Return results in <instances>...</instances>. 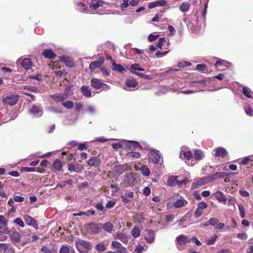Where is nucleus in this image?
Wrapping results in <instances>:
<instances>
[{
	"instance_id": "1",
	"label": "nucleus",
	"mask_w": 253,
	"mask_h": 253,
	"mask_svg": "<svg viewBox=\"0 0 253 253\" xmlns=\"http://www.w3.org/2000/svg\"><path fill=\"white\" fill-rule=\"evenodd\" d=\"M85 229L86 232L90 234H97L99 233L100 230L98 224L95 222H92L87 224L85 226Z\"/></svg>"
},
{
	"instance_id": "2",
	"label": "nucleus",
	"mask_w": 253,
	"mask_h": 253,
	"mask_svg": "<svg viewBox=\"0 0 253 253\" xmlns=\"http://www.w3.org/2000/svg\"><path fill=\"white\" fill-rule=\"evenodd\" d=\"M105 59L104 57L100 56L98 60L92 62L90 63L89 68L91 72H93L96 68H101V66L104 62Z\"/></svg>"
},
{
	"instance_id": "3",
	"label": "nucleus",
	"mask_w": 253,
	"mask_h": 253,
	"mask_svg": "<svg viewBox=\"0 0 253 253\" xmlns=\"http://www.w3.org/2000/svg\"><path fill=\"white\" fill-rule=\"evenodd\" d=\"M19 97V96L17 94L6 96L3 99V102L10 106H14L17 103Z\"/></svg>"
},
{
	"instance_id": "4",
	"label": "nucleus",
	"mask_w": 253,
	"mask_h": 253,
	"mask_svg": "<svg viewBox=\"0 0 253 253\" xmlns=\"http://www.w3.org/2000/svg\"><path fill=\"white\" fill-rule=\"evenodd\" d=\"M90 83L91 86L95 89H104L105 87H108V85L106 84L101 82L99 79L96 78H92L90 81Z\"/></svg>"
},
{
	"instance_id": "5",
	"label": "nucleus",
	"mask_w": 253,
	"mask_h": 253,
	"mask_svg": "<svg viewBox=\"0 0 253 253\" xmlns=\"http://www.w3.org/2000/svg\"><path fill=\"white\" fill-rule=\"evenodd\" d=\"M148 158L149 161L153 164H158L160 161L161 156L158 150H152L150 152Z\"/></svg>"
},
{
	"instance_id": "6",
	"label": "nucleus",
	"mask_w": 253,
	"mask_h": 253,
	"mask_svg": "<svg viewBox=\"0 0 253 253\" xmlns=\"http://www.w3.org/2000/svg\"><path fill=\"white\" fill-rule=\"evenodd\" d=\"M68 170L71 172L80 173L84 169V167L80 164L69 163L68 164Z\"/></svg>"
},
{
	"instance_id": "7",
	"label": "nucleus",
	"mask_w": 253,
	"mask_h": 253,
	"mask_svg": "<svg viewBox=\"0 0 253 253\" xmlns=\"http://www.w3.org/2000/svg\"><path fill=\"white\" fill-rule=\"evenodd\" d=\"M127 170L128 165L127 164L115 165L113 167V170L114 172L120 175L127 171Z\"/></svg>"
},
{
	"instance_id": "8",
	"label": "nucleus",
	"mask_w": 253,
	"mask_h": 253,
	"mask_svg": "<svg viewBox=\"0 0 253 253\" xmlns=\"http://www.w3.org/2000/svg\"><path fill=\"white\" fill-rule=\"evenodd\" d=\"M145 239L148 243L151 244L154 242L155 239V233L152 230H146Z\"/></svg>"
},
{
	"instance_id": "9",
	"label": "nucleus",
	"mask_w": 253,
	"mask_h": 253,
	"mask_svg": "<svg viewBox=\"0 0 253 253\" xmlns=\"http://www.w3.org/2000/svg\"><path fill=\"white\" fill-rule=\"evenodd\" d=\"M60 60L64 63L65 64L70 68H72L75 66V63L72 58L69 56H62L60 57Z\"/></svg>"
},
{
	"instance_id": "10",
	"label": "nucleus",
	"mask_w": 253,
	"mask_h": 253,
	"mask_svg": "<svg viewBox=\"0 0 253 253\" xmlns=\"http://www.w3.org/2000/svg\"><path fill=\"white\" fill-rule=\"evenodd\" d=\"M23 218L27 225L38 228V224L36 220L34 218L28 215H24Z\"/></svg>"
},
{
	"instance_id": "11",
	"label": "nucleus",
	"mask_w": 253,
	"mask_h": 253,
	"mask_svg": "<svg viewBox=\"0 0 253 253\" xmlns=\"http://www.w3.org/2000/svg\"><path fill=\"white\" fill-rule=\"evenodd\" d=\"M42 55L46 59L53 60L56 57V54L52 51L51 49H44L42 53Z\"/></svg>"
},
{
	"instance_id": "12",
	"label": "nucleus",
	"mask_w": 253,
	"mask_h": 253,
	"mask_svg": "<svg viewBox=\"0 0 253 253\" xmlns=\"http://www.w3.org/2000/svg\"><path fill=\"white\" fill-rule=\"evenodd\" d=\"M76 246L77 247H83L86 250H90L92 244L89 241L80 239L77 241Z\"/></svg>"
},
{
	"instance_id": "13",
	"label": "nucleus",
	"mask_w": 253,
	"mask_h": 253,
	"mask_svg": "<svg viewBox=\"0 0 253 253\" xmlns=\"http://www.w3.org/2000/svg\"><path fill=\"white\" fill-rule=\"evenodd\" d=\"M101 163L100 159L96 156L92 157L87 162L88 166L91 167H97Z\"/></svg>"
},
{
	"instance_id": "14",
	"label": "nucleus",
	"mask_w": 253,
	"mask_h": 253,
	"mask_svg": "<svg viewBox=\"0 0 253 253\" xmlns=\"http://www.w3.org/2000/svg\"><path fill=\"white\" fill-rule=\"evenodd\" d=\"M176 240L177 244L180 246L185 245L190 241L186 236L182 234L177 237Z\"/></svg>"
},
{
	"instance_id": "15",
	"label": "nucleus",
	"mask_w": 253,
	"mask_h": 253,
	"mask_svg": "<svg viewBox=\"0 0 253 253\" xmlns=\"http://www.w3.org/2000/svg\"><path fill=\"white\" fill-rule=\"evenodd\" d=\"M114 238L120 240L125 244H127L128 241V238L127 235L125 233L122 232L117 233L115 235Z\"/></svg>"
},
{
	"instance_id": "16",
	"label": "nucleus",
	"mask_w": 253,
	"mask_h": 253,
	"mask_svg": "<svg viewBox=\"0 0 253 253\" xmlns=\"http://www.w3.org/2000/svg\"><path fill=\"white\" fill-rule=\"evenodd\" d=\"M113 248L118 249L117 253H126V248L122 247V244L118 241H113L111 244Z\"/></svg>"
},
{
	"instance_id": "17",
	"label": "nucleus",
	"mask_w": 253,
	"mask_h": 253,
	"mask_svg": "<svg viewBox=\"0 0 253 253\" xmlns=\"http://www.w3.org/2000/svg\"><path fill=\"white\" fill-rule=\"evenodd\" d=\"M214 156L218 157L224 158L227 155V151L222 147H218L214 149Z\"/></svg>"
},
{
	"instance_id": "18",
	"label": "nucleus",
	"mask_w": 253,
	"mask_h": 253,
	"mask_svg": "<svg viewBox=\"0 0 253 253\" xmlns=\"http://www.w3.org/2000/svg\"><path fill=\"white\" fill-rule=\"evenodd\" d=\"M29 112L34 115H39L40 113L42 114V109L40 106L33 105L31 108L29 109Z\"/></svg>"
},
{
	"instance_id": "19",
	"label": "nucleus",
	"mask_w": 253,
	"mask_h": 253,
	"mask_svg": "<svg viewBox=\"0 0 253 253\" xmlns=\"http://www.w3.org/2000/svg\"><path fill=\"white\" fill-rule=\"evenodd\" d=\"M20 65L24 69L28 70L31 68L33 63L30 58H24L20 63Z\"/></svg>"
},
{
	"instance_id": "20",
	"label": "nucleus",
	"mask_w": 253,
	"mask_h": 253,
	"mask_svg": "<svg viewBox=\"0 0 253 253\" xmlns=\"http://www.w3.org/2000/svg\"><path fill=\"white\" fill-rule=\"evenodd\" d=\"M166 4L167 1L165 0H158L150 2L148 5V7L150 9H152L158 6H165Z\"/></svg>"
},
{
	"instance_id": "21",
	"label": "nucleus",
	"mask_w": 253,
	"mask_h": 253,
	"mask_svg": "<svg viewBox=\"0 0 253 253\" xmlns=\"http://www.w3.org/2000/svg\"><path fill=\"white\" fill-rule=\"evenodd\" d=\"M135 180V178L131 173H129L125 176L124 183L126 186H130Z\"/></svg>"
},
{
	"instance_id": "22",
	"label": "nucleus",
	"mask_w": 253,
	"mask_h": 253,
	"mask_svg": "<svg viewBox=\"0 0 253 253\" xmlns=\"http://www.w3.org/2000/svg\"><path fill=\"white\" fill-rule=\"evenodd\" d=\"M227 178V172H216L210 175V180H213L217 178Z\"/></svg>"
},
{
	"instance_id": "23",
	"label": "nucleus",
	"mask_w": 253,
	"mask_h": 253,
	"mask_svg": "<svg viewBox=\"0 0 253 253\" xmlns=\"http://www.w3.org/2000/svg\"><path fill=\"white\" fill-rule=\"evenodd\" d=\"M50 98L53 99L55 101L59 102H62L66 99L67 96L65 94H54L50 95Z\"/></svg>"
},
{
	"instance_id": "24",
	"label": "nucleus",
	"mask_w": 253,
	"mask_h": 253,
	"mask_svg": "<svg viewBox=\"0 0 253 253\" xmlns=\"http://www.w3.org/2000/svg\"><path fill=\"white\" fill-rule=\"evenodd\" d=\"M187 202L183 198L177 199L173 203V206L175 208H179L183 207L187 204Z\"/></svg>"
},
{
	"instance_id": "25",
	"label": "nucleus",
	"mask_w": 253,
	"mask_h": 253,
	"mask_svg": "<svg viewBox=\"0 0 253 253\" xmlns=\"http://www.w3.org/2000/svg\"><path fill=\"white\" fill-rule=\"evenodd\" d=\"M125 84L128 88H134L138 85V83L133 78H129L126 81Z\"/></svg>"
},
{
	"instance_id": "26",
	"label": "nucleus",
	"mask_w": 253,
	"mask_h": 253,
	"mask_svg": "<svg viewBox=\"0 0 253 253\" xmlns=\"http://www.w3.org/2000/svg\"><path fill=\"white\" fill-rule=\"evenodd\" d=\"M112 69L122 73L126 71L121 64H117L115 61H113Z\"/></svg>"
},
{
	"instance_id": "27",
	"label": "nucleus",
	"mask_w": 253,
	"mask_h": 253,
	"mask_svg": "<svg viewBox=\"0 0 253 253\" xmlns=\"http://www.w3.org/2000/svg\"><path fill=\"white\" fill-rule=\"evenodd\" d=\"M81 90L84 96L86 97H90L91 96V90L88 86L84 85H83L81 88Z\"/></svg>"
},
{
	"instance_id": "28",
	"label": "nucleus",
	"mask_w": 253,
	"mask_h": 253,
	"mask_svg": "<svg viewBox=\"0 0 253 253\" xmlns=\"http://www.w3.org/2000/svg\"><path fill=\"white\" fill-rule=\"evenodd\" d=\"M52 166L55 170L59 171L63 167V163L60 160L56 159L53 162Z\"/></svg>"
},
{
	"instance_id": "29",
	"label": "nucleus",
	"mask_w": 253,
	"mask_h": 253,
	"mask_svg": "<svg viewBox=\"0 0 253 253\" xmlns=\"http://www.w3.org/2000/svg\"><path fill=\"white\" fill-rule=\"evenodd\" d=\"M129 71L133 74V72H137L136 71H144L145 70L144 68L140 67L139 64H134L130 65L129 68Z\"/></svg>"
},
{
	"instance_id": "30",
	"label": "nucleus",
	"mask_w": 253,
	"mask_h": 253,
	"mask_svg": "<svg viewBox=\"0 0 253 253\" xmlns=\"http://www.w3.org/2000/svg\"><path fill=\"white\" fill-rule=\"evenodd\" d=\"M194 156L197 160H200L205 157L204 153L200 150L196 149L194 151Z\"/></svg>"
},
{
	"instance_id": "31",
	"label": "nucleus",
	"mask_w": 253,
	"mask_h": 253,
	"mask_svg": "<svg viewBox=\"0 0 253 253\" xmlns=\"http://www.w3.org/2000/svg\"><path fill=\"white\" fill-rule=\"evenodd\" d=\"M178 178L177 176H170L169 177L167 183L168 185L170 186H174L175 185H177V178Z\"/></svg>"
},
{
	"instance_id": "32",
	"label": "nucleus",
	"mask_w": 253,
	"mask_h": 253,
	"mask_svg": "<svg viewBox=\"0 0 253 253\" xmlns=\"http://www.w3.org/2000/svg\"><path fill=\"white\" fill-rule=\"evenodd\" d=\"M215 197L219 202H226L227 199L225 195L221 192H217L215 193Z\"/></svg>"
},
{
	"instance_id": "33",
	"label": "nucleus",
	"mask_w": 253,
	"mask_h": 253,
	"mask_svg": "<svg viewBox=\"0 0 253 253\" xmlns=\"http://www.w3.org/2000/svg\"><path fill=\"white\" fill-rule=\"evenodd\" d=\"M104 3L102 0H97L95 3H91L89 5V7L93 10H96L100 6H102Z\"/></svg>"
},
{
	"instance_id": "34",
	"label": "nucleus",
	"mask_w": 253,
	"mask_h": 253,
	"mask_svg": "<svg viewBox=\"0 0 253 253\" xmlns=\"http://www.w3.org/2000/svg\"><path fill=\"white\" fill-rule=\"evenodd\" d=\"M106 249L107 245L102 242L98 243L95 247V249L100 253L105 251Z\"/></svg>"
},
{
	"instance_id": "35",
	"label": "nucleus",
	"mask_w": 253,
	"mask_h": 253,
	"mask_svg": "<svg viewBox=\"0 0 253 253\" xmlns=\"http://www.w3.org/2000/svg\"><path fill=\"white\" fill-rule=\"evenodd\" d=\"M113 228V224L110 222H107L103 224L102 226V228L106 231L108 232H111Z\"/></svg>"
},
{
	"instance_id": "36",
	"label": "nucleus",
	"mask_w": 253,
	"mask_h": 253,
	"mask_svg": "<svg viewBox=\"0 0 253 253\" xmlns=\"http://www.w3.org/2000/svg\"><path fill=\"white\" fill-rule=\"evenodd\" d=\"M140 171L144 176H148L150 174V171L146 165H143L141 167Z\"/></svg>"
},
{
	"instance_id": "37",
	"label": "nucleus",
	"mask_w": 253,
	"mask_h": 253,
	"mask_svg": "<svg viewBox=\"0 0 253 253\" xmlns=\"http://www.w3.org/2000/svg\"><path fill=\"white\" fill-rule=\"evenodd\" d=\"M9 232L6 223H0V233L8 234Z\"/></svg>"
},
{
	"instance_id": "38",
	"label": "nucleus",
	"mask_w": 253,
	"mask_h": 253,
	"mask_svg": "<svg viewBox=\"0 0 253 253\" xmlns=\"http://www.w3.org/2000/svg\"><path fill=\"white\" fill-rule=\"evenodd\" d=\"M190 4L188 2H184L179 6V9L182 12H187L189 9Z\"/></svg>"
},
{
	"instance_id": "39",
	"label": "nucleus",
	"mask_w": 253,
	"mask_h": 253,
	"mask_svg": "<svg viewBox=\"0 0 253 253\" xmlns=\"http://www.w3.org/2000/svg\"><path fill=\"white\" fill-rule=\"evenodd\" d=\"M131 234L134 238H137L140 235V231L138 227H134L131 231Z\"/></svg>"
},
{
	"instance_id": "40",
	"label": "nucleus",
	"mask_w": 253,
	"mask_h": 253,
	"mask_svg": "<svg viewBox=\"0 0 253 253\" xmlns=\"http://www.w3.org/2000/svg\"><path fill=\"white\" fill-rule=\"evenodd\" d=\"M243 94L248 98H252V92L251 90L247 87H244L243 88Z\"/></svg>"
},
{
	"instance_id": "41",
	"label": "nucleus",
	"mask_w": 253,
	"mask_h": 253,
	"mask_svg": "<svg viewBox=\"0 0 253 253\" xmlns=\"http://www.w3.org/2000/svg\"><path fill=\"white\" fill-rule=\"evenodd\" d=\"M199 182L200 183L201 185H204L205 184L208 183V182L212 181V180H210V176L208 177H204L199 179Z\"/></svg>"
},
{
	"instance_id": "42",
	"label": "nucleus",
	"mask_w": 253,
	"mask_h": 253,
	"mask_svg": "<svg viewBox=\"0 0 253 253\" xmlns=\"http://www.w3.org/2000/svg\"><path fill=\"white\" fill-rule=\"evenodd\" d=\"M196 70L202 72H205L207 69V66L205 64H198L196 66Z\"/></svg>"
},
{
	"instance_id": "43",
	"label": "nucleus",
	"mask_w": 253,
	"mask_h": 253,
	"mask_svg": "<svg viewBox=\"0 0 253 253\" xmlns=\"http://www.w3.org/2000/svg\"><path fill=\"white\" fill-rule=\"evenodd\" d=\"M116 204V201L115 200H110L108 201L106 204V208L107 209H110L113 208Z\"/></svg>"
},
{
	"instance_id": "44",
	"label": "nucleus",
	"mask_w": 253,
	"mask_h": 253,
	"mask_svg": "<svg viewBox=\"0 0 253 253\" xmlns=\"http://www.w3.org/2000/svg\"><path fill=\"white\" fill-rule=\"evenodd\" d=\"M127 155L129 157L135 159H138L140 157V154L137 152H130L128 153Z\"/></svg>"
},
{
	"instance_id": "45",
	"label": "nucleus",
	"mask_w": 253,
	"mask_h": 253,
	"mask_svg": "<svg viewBox=\"0 0 253 253\" xmlns=\"http://www.w3.org/2000/svg\"><path fill=\"white\" fill-rule=\"evenodd\" d=\"M133 74H135L143 79H145L148 80H150L152 79V77L148 75H145L139 72H133Z\"/></svg>"
},
{
	"instance_id": "46",
	"label": "nucleus",
	"mask_w": 253,
	"mask_h": 253,
	"mask_svg": "<svg viewBox=\"0 0 253 253\" xmlns=\"http://www.w3.org/2000/svg\"><path fill=\"white\" fill-rule=\"evenodd\" d=\"M62 105L67 109H71L74 106V103L71 101H68L66 102H63Z\"/></svg>"
},
{
	"instance_id": "47",
	"label": "nucleus",
	"mask_w": 253,
	"mask_h": 253,
	"mask_svg": "<svg viewBox=\"0 0 253 253\" xmlns=\"http://www.w3.org/2000/svg\"><path fill=\"white\" fill-rule=\"evenodd\" d=\"M219 222V220L216 217L211 218L209 220V224L211 226H215Z\"/></svg>"
},
{
	"instance_id": "48",
	"label": "nucleus",
	"mask_w": 253,
	"mask_h": 253,
	"mask_svg": "<svg viewBox=\"0 0 253 253\" xmlns=\"http://www.w3.org/2000/svg\"><path fill=\"white\" fill-rule=\"evenodd\" d=\"M14 223L19 225L21 227H24L25 226L24 223L21 218H16L14 220Z\"/></svg>"
},
{
	"instance_id": "49",
	"label": "nucleus",
	"mask_w": 253,
	"mask_h": 253,
	"mask_svg": "<svg viewBox=\"0 0 253 253\" xmlns=\"http://www.w3.org/2000/svg\"><path fill=\"white\" fill-rule=\"evenodd\" d=\"M35 168H29V167H22L20 169L21 172H30L35 171Z\"/></svg>"
},
{
	"instance_id": "50",
	"label": "nucleus",
	"mask_w": 253,
	"mask_h": 253,
	"mask_svg": "<svg viewBox=\"0 0 253 253\" xmlns=\"http://www.w3.org/2000/svg\"><path fill=\"white\" fill-rule=\"evenodd\" d=\"M183 155L184 158H186L188 160H191L193 157V154L190 151L183 152Z\"/></svg>"
},
{
	"instance_id": "51",
	"label": "nucleus",
	"mask_w": 253,
	"mask_h": 253,
	"mask_svg": "<svg viewBox=\"0 0 253 253\" xmlns=\"http://www.w3.org/2000/svg\"><path fill=\"white\" fill-rule=\"evenodd\" d=\"M95 207L96 209L100 211H102L103 213H105L106 211V210L105 209L103 205L100 203H98L95 205Z\"/></svg>"
},
{
	"instance_id": "52",
	"label": "nucleus",
	"mask_w": 253,
	"mask_h": 253,
	"mask_svg": "<svg viewBox=\"0 0 253 253\" xmlns=\"http://www.w3.org/2000/svg\"><path fill=\"white\" fill-rule=\"evenodd\" d=\"M238 208L240 213V216L242 218L245 217V211L244 207L242 205H238Z\"/></svg>"
},
{
	"instance_id": "53",
	"label": "nucleus",
	"mask_w": 253,
	"mask_h": 253,
	"mask_svg": "<svg viewBox=\"0 0 253 253\" xmlns=\"http://www.w3.org/2000/svg\"><path fill=\"white\" fill-rule=\"evenodd\" d=\"M203 213V211L202 210L197 208L196 209L195 211H194V216L195 217L198 218L201 216L202 215Z\"/></svg>"
},
{
	"instance_id": "54",
	"label": "nucleus",
	"mask_w": 253,
	"mask_h": 253,
	"mask_svg": "<svg viewBox=\"0 0 253 253\" xmlns=\"http://www.w3.org/2000/svg\"><path fill=\"white\" fill-rule=\"evenodd\" d=\"M60 253H70V250L68 246L64 245L62 246L61 248L60 251Z\"/></svg>"
},
{
	"instance_id": "55",
	"label": "nucleus",
	"mask_w": 253,
	"mask_h": 253,
	"mask_svg": "<svg viewBox=\"0 0 253 253\" xmlns=\"http://www.w3.org/2000/svg\"><path fill=\"white\" fill-rule=\"evenodd\" d=\"M10 246H11L10 244L0 243V251L1 252L3 251L4 252L7 249H8Z\"/></svg>"
},
{
	"instance_id": "56",
	"label": "nucleus",
	"mask_w": 253,
	"mask_h": 253,
	"mask_svg": "<svg viewBox=\"0 0 253 253\" xmlns=\"http://www.w3.org/2000/svg\"><path fill=\"white\" fill-rule=\"evenodd\" d=\"M188 182V180L187 178H184L182 180L177 181V185L178 187H181L183 185H185Z\"/></svg>"
},
{
	"instance_id": "57",
	"label": "nucleus",
	"mask_w": 253,
	"mask_h": 253,
	"mask_svg": "<svg viewBox=\"0 0 253 253\" xmlns=\"http://www.w3.org/2000/svg\"><path fill=\"white\" fill-rule=\"evenodd\" d=\"M165 41V39L164 38H160L159 40V41L156 43V46L158 48L162 49L163 42Z\"/></svg>"
},
{
	"instance_id": "58",
	"label": "nucleus",
	"mask_w": 253,
	"mask_h": 253,
	"mask_svg": "<svg viewBox=\"0 0 253 253\" xmlns=\"http://www.w3.org/2000/svg\"><path fill=\"white\" fill-rule=\"evenodd\" d=\"M207 204L203 202H200L198 204V207L199 209L202 210V211L207 208Z\"/></svg>"
},
{
	"instance_id": "59",
	"label": "nucleus",
	"mask_w": 253,
	"mask_h": 253,
	"mask_svg": "<svg viewBox=\"0 0 253 253\" xmlns=\"http://www.w3.org/2000/svg\"><path fill=\"white\" fill-rule=\"evenodd\" d=\"M158 37H159V35H153V34H150L148 36V40L149 42H152L155 41L158 38Z\"/></svg>"
},
{
	"instance_id": "60",
	"label": "nucleus",
	"mask_w": 253,
	"mask_h": 253,
	"mask_svg": "<svg viewBox=\"0 0 253 253\" xmlns=\"http://www.w3.org/2000/svg\"><path fill=\"white\" fill-rule=\"evenodd\" d=\"M223 61L221 60L217 61L214 64V66L216 67V68L218 70H222L223 69L221 68V66L222 65Z\"/></svg>"
},
{
	"instance_id": "61",
	"label": "nucleus",
	"mask_w": 253,
	"mask_h": 253,
	"mask_svg": "<svg viewBox=\"0 0 253 253\" xmlns=\"http://www.w3.org/2000/svg\"><path fill=\"white\" fill-rule=\"evenodd\" d=\"M13 200L16 202H22L24 200V198L20 196L15 195L13 197Z\"/></svg>"
},
{
	"instance_id": "62",
	"label": "nucleus",
	"mask_w": 253,
	"mask_h": 253,
	"mask_svg": "<svg viewBox=\"0 0 253 253\" xmlns=\"http://www.w3.org/2000/svg\"><path fill=\"white\" fill-rule=\"evenodd\" d=\"M201 184L199 182V180H197V181L196 182H194L192 185H191V189L192 190H195L196 189H197L198 187H199L200 186H201Z\"/></svg>"
},
{
	"instance_id": "63",
	"label": "nucleus",
	"mask_w": 253,
	"mask_h": 253,
	"mask_svg": "<svg viewBox=\"0 0 253 253\" xmlns=\"http://www.w3.org/2000/svg\"><path fill=\"white\" fill-rule=\"evenodd\" d=\"M246 113L247 115L252 116L253 114V110L252 109L251 106H248L245 109Z\"/></svg>"
},
{
	"instance_id": "64",
	"label": "nucleus",
	"mask_w": 253,
	"mask_h": 253,
	"mask_svg": "<svg viewBox=\"0 0 253 253\" xmlns=\"http://www.w3.org/2000/svg\"><path fill=\"white\" fill-rule=\"evenodd\" d=\"M41 250L43 253H52L51 251L46 246L42 247Z\"/></svg>"
}]
</instances>
